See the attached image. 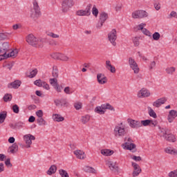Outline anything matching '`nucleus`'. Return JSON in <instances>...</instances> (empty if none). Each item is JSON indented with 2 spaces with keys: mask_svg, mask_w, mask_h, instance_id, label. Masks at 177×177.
Returning a JSON list of instances; mask_svg holds the SVG:
<instances>
[{
  "mask_svg": "<svg viewBox=\"0 0 177 177\" xmlns=\"http://www.w3.org/2000/svg\"><path fill=\"white\" fill-rule=\"evenodd\" d=\"M142 32L145 35H147V37H151V32H150L149 31V30H147V28H144L142 30Z\"/></svg>",
  "mask_w": 177,
  "mask_h": 177,
  "instance_id": "3c124183",
  "label": "nucleus"
},
{
  "mask_svg": "<svg viewBox=\"0 0 177 177\" xmlns=\"http://www.w3.org/2000/svg\"><path fill=\"white\" fill-rule=\"evenodd\" d=\"M157 124H158V122H157V120H150L149 127H151V128H153L154 127H157Z\"/></svg>",
  "mask_w": 177,
  "mask_h": 177,
  "instance_id": "5fc2aeb1",
  "label": "nucleus"
},
{
  "mask_svg": "<svg viewBox=\"0 0 177 177\" xmlns=\"http://www.w3.org/2000/svg\"><path fill=\"white\" fill-rule=\"evenodd\" d=\"M84 171H85V172H90L91 174H96V170L89 166L84 167Z\"/></svg>",
  "mask_w": 177,
  "mask_h": 177,
  "instance_id": "7c9ffc66",
  "label": "nucleus"
},
{
  "mask_svg": "<svg viewBox=\"0 0 177 177\" xmlns=\"http://www.w3.org/2000/svg\"><path fill=\"white\" fill-rule=\"evenodd\" d=\"M50 84H51V85L53 86V88L59 84L57 83V79H56V77L50 79Z\"/></svg>",
  "mask_w": 177,
  "mask_h": 177,
  "instance_id": "c03bdc74",
  "label": "nucleus"
},
{
  "mask_svg": "<svg viewBox=\"0 0 177 177\" xmlns=\"http://www.w3.org/2000/svg\"><path fill=\"white\" fill-rule=\"evenodd\" d=\"M74 0H62V12L63 13H67L74 6Z\"/></svg>",
  "mask_w": 177,
  "mask_h": 177,
  "instance_id": "f03ea898",
  "label": "nucleus"
},
{
  "mask_svg": "<svg viewBox=\"0 0 177 177\" xmlns=\"http://www.w3.org/2000/svg\"><path fill=\"white\" fill-rule=\"evenodd\" d=\"M176 117H177V111L175 110H171L169 112L167 120L169 121V122H173Z\"/></svg>",
  "mask_w": 177,
  "mask_h": 177,
  "instance_id": "dca6fc26",
  "label": "nucleus"
},
{
  "mask_svg": "<svg viewBox=\"0 0 177 177\" xmlns=\"http://www.w3.org/2000/svg\"><path fill=\"white\" fill-rule=\"evenodd\" d=\"M17 151H19V145H17V143L12 144V146L8 148V152L11 153V154H15Z\"/></svg>",
  "mask_w": 177,
  "mask_h": 177,
  "instance_id": "a211bd4d",
  "label": "nucleus"
},
{
  "mask_svg": "<svg viewBox=\"0 0 177 177\" xmlns=\"http://www.w3.org/2000/svg\"><path fill=\"white\" fill-rule=\"evenodd\" d=\"M8 33H0V41H4V39H7Z\"/></svg>",
  "mask_w": 177,
  "mask_h": 177,
  "instance_id": "864d4df0",
  "label": "nucleus"
},
{
  "mask_svg": "<svg viewBox=\"0 0 177 177\" xmlns=\"http://www.w3.org/2000/svg\"><path fill=\"white\" fill-rule=\"evenodd\" d=\"M7 117H8V112L6 111H3L1 112L0 113V124H3Z\"/></svg>",
  "mask_w": 177,
  "mask_h": 177,
  "instance_id": "cd10ccee",
  "label": "nucleus"
},
{
  "mask_svg": "<svg viewBox=\"0 0 177 177\" xmlns=\"http://www.w3.org/2000/svg\"><path fill=\"white\" fill-rule=\"evenodd\" d=\"M168 129H165L163 131L162 138H165V140L167 142H171L172 143H175L176 142V138L172 133H168Z\"/></svg>",
  "mask_w": 177,
  "mask_h": 177,
  "instance_id": "39448f33",
  "label": "nucleus"
},
{
  "mask_svg": "<svg viewBox=\"0 0 177 177\" xmlns=\"http://www.w3.org/2000/svg\"><path fill=\"white\" fill-rule=\"evenodd\" d=\"M109 19V14L102 12L100 14V21L101 22V26H103V24Z\"/></svg>",
  "mask_w": 177,
  "mask_h": 177,
  "instance_id": "aec40b11",
  "label": "nucleus"
},
{
  "mask_svg": "<svg viewBox=\"0 0 177 177\" xmlns=\"http://www.w3.org/2000/svg\"><path fill=\"white\" fill-rule=\"evenodd\" d=\"M59 174L62 177H70L68 176V173H67V171L63 169L59 170Z\"/></svg>",
  "mask_w": 177,
  "mask_h": 177,
  "instance_id": "72a5a7b5",
  "label": "nucleus"
},
{
  "mask_svg": "<svg viewBox=\"0 0 177 177\" xmlns=\"http://www.w3.org/2000/svg\"><path fill=\"white\" fill-rule=\"evenodd\" d=\"M12 109L13 113H15V114H19V113L20 112V108L18 106L17 104H14Z\"/></svg>",
  "mask_w": 177,
  "mask_h": 177,
  "instance_id": "ea45409f",
  "label": "nucleus"
},
{
  "mask_svg": "<svg viewBox=\"0 0 177 177\" xmlns=\"http://www.w3.org/2000/svg\"><path fill=\"white\" fill-rule=\"evenodd\" d=\"M54 103L57 107H67L68 106V102L66 98L55 100Z\"/></svg>",
  "mask_w": 177,
  "mask_h": 177,
  "instance_id": "9d476101",
  "label": "nucleus"
},
{
  "mask_svg": "<svg viewBox=\"0 0 177 177\" xmlns=\"http://www.w3.org/2000/svg\"><path fill=\"white\" fill-rule=\"evenodd\" d=\"M101 154L106 156H113V154H114V151L111 149H102Z\"/></svg>",
  "mask_w": 177,
  "mask_h": 177,
  "instance_id": "c85d7f7f",
  "label": "nucleus"
},
{
  "mask_svg": "<svg viewBox=\"0 0 177 177\" xmlns=\"http://www.w3.org/2000/svg\"><path fill=\"white\" fill-rule=\"evenodd\" d=\"M24 123L23 122H17L15 123L16 128H23Z\"/></svg>",
  "mask_w": 177,
  "mask_h": 177,
  "instance_id": "bf43d9fd",
  "label": "nucleus"
},
{
  "mask_svg": "<svg viewBox=\"0 0 177 177\" xmlns=\"http://www.w3.org/2000/svg\"><path fill=\"white\" fill-rule=\"evenodd\" d=\"M4 102H10L12 100V94L7 93L3 97Z\"/></svg>",
  "mask_w": 177,
  "mask_h": 177,
  "instance_id": "a19ab883",
  "label": "nucleus"
},
{
  "mask_svg": "<svg viewBox=\"0 0 177 177\" xmlns=\"http://www.w3.org/2000/svg\"><path fill=\"white\" fill-rule=\"evenodd\" d=\"M41 86H43L44 88V89H46L47 91H48V89H50L49 84H48L45 82H43V84H41Z\"/></svg>",
  "mask_w": 177,
  "mask_h": 177,
  "instance_id": "774afa93",
  "label": "nucleus"
},
{
  "mask_svg": "<svg viewBox=\"0 0 177 177\" xmlns=\"http://www.w3.org/2000/svg\"><path fill=\"white\" fill-rule=\"evenodd\" d=\"M115 132H117L118 134V136H124L127 132L125 131V128L124 127H115L114 129Z\"/></svg>",
  "mask_w": 177,
  "mask_h": 177,
  "instance_id": "6ab92c4d",
  "label": "nucleus"
},
{
  "mask_svg": "<svg viewBox=\"0 0 177 177\" xmlns=\"http://www.w3.org/2000/svg\"><path fill=\"white\" fill-rule=\"evenodd\" d=\"M125 147L127 149V150H133L132 153H136V145L133 144V143H131L129 144V142H125Z\"/></svg>",
  "mask_w": 177,
  "mask_h": 177,
  "instance_id": "4be33fe9",
  "label": "nucleus"
},
{
  "mask_svg": "<svg viewBox=\"0 0 177 177\" xmlns=\"http://www.w3.org/2000/svg\"><path fill=\"white\" fill-rule=\"evenodd\" d=\"M53 120H54V121H56L57 122H62V121H64V117L62 116V115L59 114H53Z\"/></svg>",
  "mask_w": 177,
  "mask_h": 177,
  "instance_id": "a878e982",
  "label": "nucleus"
},
{
  "mask_svg": "<svg viewBox=\"0 0 177 177\" xmlns=\"http://www.w3.org/2000/svg\"><path fill=\"white\" fill-rule=\"evenodd\" d=\"M153 6L156 10H160L161 9V4L160 3H155Z\"/></svg>",
  "mask_w": 177,
  "mask_h": 177,
  "instance_id": "680f3d73",
  "label": "nucleus"
},
{
  "mask_svg": "<svg viewBox=\"0 0 177 177\" xmlns=\"http://www.w3.org/2000/svg\"><path fill=\"white\" fill-rule=\"evenodd\" d=\"M0 48H1L3 52H5V50L6 52H8V50H9V43H3L2 45L0 46Z\"/></svg>",
  "mask_w": 177,
  "mask_h": 177,
  "instance_id": "2f4dec72",
  "label": "nucleus"
},
{
  "mask_svg": "<svg viewBox=\"0 0 177 177\" xmlns=\"http://www.w3.org/2000/svg\"><path fill=\"white\" fill-rule=\"evenodd\" d=\"M91 9H92V4H88L84 10V12H86L88 16L91 15Z\"/></svg>",
  "mask_w": 177,
  "mask_h": 177,
  "instance_id": "09e8293b",
  "label": "nucleus"
},
{
  "mask_svg": "<svg viewBox=\"0 0 177 177\" xmlns=\"http://www.w3.org/2000/svg\"><path fill=\"white\" fill-rule=\"evenodd\" d=\"M74 107L76 110H80L82 107V104L81 103H75L74 104Z\"/></svg>",
  "mask_w": 177,
  "mask_h": 177,
  "instance_id": "4d7b16f0",
  "label": "nucleus"
},
{
  "mask_svg": "<svg viewBox=\"0 0 177 177\" xmlns=\"http://www.w3.org/2000/svg\"><path fill=\"white\" fill-rule=\"evenodd\" d=\"M169 177H177V169L169 173Z\"/></svg>",
  "mask_w": 177,
  "mask_h": 177,
  "instance_id": "13d9d810",
  "label": "nucleus"
},
{
  "mask_svg": "<svg viewBox=\"0 0 177 177\" xmlns=\"http://www.w3.org/2000/svg\"><path fill=\"white\" fill-rule=\"evenodd\" d=\"M127 121H128V124H129V127H131V128L138 129V128L142 127V124L140 123V121H139V120L128 119Z\"/></svg>",
  "mask_w": 177,
  "mask_h": 177,
  "instance_id": "9b49d317",
  "label": "nucleus"
},
{
  "mask_svg": "<svg viewBox=\"0 0 177 177\" xmlns=\"http://www.w3.org/2000/svg\"><path fill=\"white\" fill-rule=\"evenodd\" d=\"M141 124V127H149V125L150 126V122H151L150 121V120H141L140 122Z\"/></svg>",
  "mask_w": 177,
  "mask_h": 177,
  "instance_id": "e433bc0d",
  "label": "nucleus"
},
{
  "mask_svg": "<svg viewBox=\"0 0 177 177\" xmlns=\"http://www.w3.org/2000/svg\"><path fill=\"white\" fill-rule=\"evenodd\" d=\"M64 92L66 93V95H71V93H73V92L70 91V86H66L64 88Z\"/></svg>",
  "mask_w": 177,
  "mask_h": 177,
  "instance_id": "052dcab7",
  "label": "nucleus"
},
{
  "mask_svg": "<svg viewBox=\"0 0 177 177\" xmlns=\"http://www.w3.org/2000/svg\"><path fill=\"white\" fill-rule=\"evenodd\" d=\"M167 102V97H163L161 98L158 99L156 101H155L153 103V106L154 107H160L161 104H165V103Z\"/></svg>",
  "mask_w": 177,
  "mask_h": 177,
  "instance_id": "4468645a",
  "label": "nucleus"
},
{
  "mask_svg": "<svg viewBox=\"0 0 177 177\" xmlns=\"http://www.w3.org/2000/svg\"><path fill=\"white\" fill-rule=\"evenodd\" d=\"M148 109L149 110V115H150V117H152L153 118H157V114L156 113L154 110H153L150 106H149Z\"/></svg>",
  "mask_w": 177,
  "mask_h": 177,
  "instance_id": "473e14b6",
  "label": "nucleus"
},
{
  "mask_svg": "<svg viewBox=\"0 0 177 177\" xmlns=\"http://www.w3.org/2000/svg\"><path fill=\"white\" fill-rule=\"evenodd\" d=\"M36 115L37 117L41 118L44 116V112L42 111V110H39L36 112Z\"/></svg>",
  "mask_w": 177,
  "mask_h": 177,
  "instance_id": "e2e57ef3",
  "label": "nucleus"
},
{
  "mask_svg": "<svg viewBox=\"0 0 177 177\" xmlns=\"http://www.w3.org/2000/svg\"><path fill=\"white\" fill-rule=\"evenodd\" d=\"M175 70H176L175 67L171 66V67L167 68L165 71H166L167 74L173 75L174 73H175Z\"/></svg>",
  "mask_w": 177,
  "mask_h": 177,
  "instance_id": "4c0bfd02",
  "label": "nucleus"
},
{
  "mask_svg": "<svg viewBox=\"0 0 177 177\" xmlns=\"http://www.w3.org/2000/svg\"><path fill=\"white\" fill-rule=\"evenodd\" d=\"M59 60H62L63 62H67V60H68V57L59 53Z\"/></svg>",
  "mask_w": 177,
  "mask_h": 177,
  "instance_id": "8fccbe9b",
  "label": "nucleus"
},
{
  "mask_svg": "<svg viewBox=\"0 0 177 177\" xmlns=\"http://www.w3.org/2000/svg\"><path fill=\"white\" fill-rule=\"evenodd\" d=\"M43 83H44V82H42V80H37L36 81L34 82L35 85H36L37 86H39V87L42 86Z\"/></svg>",
  "mask_w": 177,
  "mask_h": 177,
  "instance_id": "603ef678",
  "label": "nucleus"
},
{
  "mask_svg": "<svg viewBox=\"0 0 177 177\" xmlns=\"http://www.w3.org/2000/svg\"><path fill=\"white\" fill-rule=\"evenodd\" d=\"M53 77L54 78H57V77H59V71L56 66H53Z\"/></svg>",
  "mask_w": 177,
  "mask_h": 177,
  "instance_id": "f704fd0d",
  "label": "nucleus"
},
{
  "mask_svg": "<svg viewBox=\"0 0 177 177\" xmlns=\"http://www.w3.org/2000/svg\"><path fill=\"white\" fill-rule=\"evenodd\" d=\"M104 110H110L111 111H115V109L111 104H102L101 106H97L95 109V113L97 114H104Z\"/></svg>",
  "mask_w": 177,
  "mask_h": 177,
  "instance_id": "7ed1b4c3",
  "label": "nucleus"
},
{
  "mask_svg": "<svg viewBox=\"0 0 177 177\" xmlns=\"http://www.w3.org/2000/svg\"><path fill=\"white\" fill-rule=\"evenodd\" d=\"M132 167H133V176H138L140 172H142V169L140 166L136 162H132Z\"/></svg>",
  "mask_w": 177,
  "mask_h": 177,
  "instance_id": "ddd939ff",
  "label": "nucleus"
},
{
  "mask_svg": "<svg viewBox=\"0 0 177 177\" xmlns=\"http://www.w3.org/2000/svg\"><path fill=\"white\" fill-rule=\"evenodd\" d=\"M97 80L99 84L103 85L107 83V77L104 76V74L99 73L97 75Z\"/></svg>",
  "mask_w": 177,
  "mask_h": 177,
  "instance_id": "2eb2a0df",
  "label": "nucleus"
},
{
  "mask_svg": "<svg viewBox=\"0 0 177 177\" xmlns=\"http://www.w3.org/2000/svg\"><path fill=\"white\" fill-rule=\"evenodd\" d=\"M161 37V35H160V33L158 32H155L153 35V39L154 41H158V39H160V37Z\"/></svg>",
  "mask_w": 177,
  "mask_h": 177,
  "instance_id": "a18cd8bd",
  "label": "nucleus"
},
{
  "mask_svg": "<svg viewBox=\"0 0 177 177\" xmlns=\"http://www.w3.org/2000/svg\"><path fill=\"white\" fill-rule=\"evenodd\" d=\"M24 140L26 145L25 147L26 149H30L31 145H32V140H35V136L31 134H26L24 136Z\"/></svg>",
  "mask_w": 177,
  "mask_h": 177,
  "instance_id": "423d86ee",
  "label": "nucleus"
},
{
  "mask_svg": "<svg viewBox=\"0 0 177 177\" xmlns=\"http://www.w3.org/2000/svg\"><path fill=\"white\" fill-rule=\"evenodd\" d=\"M108 165L111 171H113V172H118V166L115 165V162L110 161L108 162Z\"/></svg>",
  "mask_w": 177,
  "mask_h": 177,
  "instance_id": "b1692460",
  "label": "nucleus"
},
{
  "mask_svg": "<svg viewBox=\"0 0 177 177\" xmlns=\"http://www.w3.org/2000/svg\"><path fill=\"white\" fill-rule=\"evenodd\" d=\"M74 154L76 156L77 158L80 160H84L85 158V152L82 150H76L74 151Z\"/></svg>",
  "mask_w": 177,
  "mask_h": 177,
  "instance_id": "412c9836",
  "label": "nucleus"
},
{
  "mask_svg": "<svg viewBox=\"0 0 177 177\" xmlns=\"http://www.w3.org/2000/svg\"><path fill=\"white\" fill-rule=\"evenodd\" d=\"M106 68H107V70H109L112 73H115V67L111 65V62L109 60L106 61Z\"/></svg>",
  "mask_w": 177,
  "mask_h": 177,
  "instance_id": "5701e85b",
  "label": "nucleus"
},
{
  "mask_svg": "<svg viewBox=\"0 0 177 177\" xmlns=\"http://www.w3.org/2000/svg\"><path fill=\"white\" fill-rule=\"evenodd\" d=\"M5 165H6V167H12V165L10 162V158L6 159V160L5 161Z\"/></svg>",
  "mask_w": 177,
  "mask_h": 177,
  "instance_id": "69168bd1",
  "label": "nucleus"
},
{
  "mask_svg": "<svg viewBox=\"0 0 177 177\" xmlns=\"http://www.w3.org/2000/svg\"><path fill=\"white\" fill-rule=\"evenodd\" d=\"M21 85V81L17 80L8 84V88L9 89H19Z\"/></svg>",
  "mask_w": 177,
  "mask_h": 177,
  "instance_id": "f8f14e48",
  "label": "nucleus"
},
{
  "mask_svg": "<svg viewBox=\"0 0 177 177\" xmlns=\"http://www.w3.org/2000/svg\"><path fill=\"white\" fill-rule=\"evenodd\" d=\"M129 64L133 71L134 74H138L139 73V66H138V63H136V61H135L133 58H129Z\"/></svg>",
  "mask_w": 177,
  "mask_h": 177,
  "instance_id": "1a4fd4ad",
  "label": "nucleus"
},
{
  "mask_svg": "<svg viewBox=\"0 0 177 177\" xmlns=\"http://www.w3.org/2000/svg\"><path fill=\"white\" fill-rule=\"evenodd\" d=\"M50 57L55 60H59L60 57V53H55L50 55Z\"/></svg>",
  "mask_w": 177,
  "mask_h": 177,
  "instance_id": "de8ad7c7",
  "label": "nucleus"
},
{
  "mask_svg": "<svg viewBox=\"0 0 177 177\" xmlns=\"http://www.w3.org/2000/svg\"><path fill=\"white\" fill-rule=\"evenodd\" d=\"M133 42L135 46H138L140 44L139 37H134L133 39Z\"/></svg>",
  "mask_w": 177,
  "mask_h": 177,
  "instance_id": "6e6d98bb",
  "label": "nucleus"
},
{
  "mask_svg": "<svg viewBox=\"0 0 177 177\" xmlns=\"http://www.w3.org/2000/svg\"><path fill=\"white\" fill-rule=\"evenodd\" d=\"M131 158L134 160V161H142V157L140 156H133Z\"/></svg>",
  "mask_w": 177,
  "mask_h": 177,
  "instance_id": "0e129e2a",
  "label": "nucleus"
},
{
  "mask_svg": "<svg viewBox=\"0 0 177 177\" xmlns=\"http://www.w3.org/2000/svg\"><path fill=\"white\" fill-rule=\"evenodd\" d=\"M26 41L28 42V44H29V45H31L35 48H37V46H38L39 48H42L44 46L42 44H40L44 43V39H38L32 34H30L27 36Z\"/></svg>",
  "mask_w": 177,
  "mask_h": 177,
  "instance_id": "f257e3e1",
  "label": "nucleus"
},
{
  "mask_svg": "<svg viewBox=\"0 0 177 177\" xmlns=\"http://www.w3.org/2000/svg\"><path fill=\"white\" fill-rule=\"evenodd\" d=\"M17 53H19V50L15 49L10 53L7 54L6 59H8V57H16V56H17Z\"/></svg>",
  "mask_w": 177,
  "mask_h": 177,
  "instance_id": "c756f323",
  "label": "nucleus"
},
{
  "mask_svg": "<svg viewBox=\"0 0 177 177\" xmlns=\"http://www.w3.org/2000/svg\"><path fill=\"white\" fill-rule=\"evenodd\" d=\"M131 16L133 19H144V17L149 16V13L143 10H138L133 12Z\"/></svg>",
  "mask_w": 177,
  "mask_h": 177,
  "instance_id": "20e7f679",
  "label": "nucleus"
},
{
  "mask_svg": "<svg viewBox=\"0 0 177 177\" xmlns=\"http://www.w3.org/2000/svg\"><path fill=\"white\" fill-rule=\"evenodd\" d=\"M165 153L167 154H171V156H177V150L176 149H172L171 147H168L165 149Z\"/></svg>",
  "mask_w": 177,
  "mask_h": 177,
  "instance_id": "393cba45",
  "label": "nucleus"
},
{
  "mask_svg": "<svg viewBox=\"0 0 177 177\" xmlns=\"http://www.w3.org/2000/svg\"><path fill=\"white\" fill-rule=\"evenodd\" d=\"M38 73V70L34 69L31 72H30V75H28L29 78H34L35 75Z\"/></svg>",
  "mask_w": 177,
  "mask_h": 177,
  "instance_id": "49530a36",
  "label": "nucleus"
},
{
  "mask_svg": "<svg viewBox=\"0 0 177 177\" xmlns=\"http://www.w3.org/2000/svg\"><path fill=\"white\" fill-rule=\"evenodd\" d=\"M56 171H57V167H56L55 165H53L47 171L46 174L47 175H53V174H56Z\"/></svg>",
  "mask_w": 177,
  "mask_h": 177,
  "instance_id": "bb28decb",
  "label": "nucleus"
},
{
  "mask_svg": "<svg viewBox=\"0 0 177 177\" xmlns=\"http://www.w3.org/2000/svg\"><path fill=\"white\" fill-rule=\"evenodd\" d=\"M92 14L95 17H97V15H99V10L96 8V6H93L92 8Z\"/></svg>",
  "mask_w": 177,
  "mask_h": 177,
  "instance_id": "37998d69",
  "label": "nucleus"
},
{
  "mask_svg": "<svg viewBox=\"0 0 177 177\" xmlns=\"http://www.w3.org/2000/svg\"><path fill=\"white\" fill-rule=\"evenodd\" d=\"M108 38L111 44H112L113 46H115L117 45V42H115L117 40V30L113 29L111 32L109 33Z\"/></svg>",
  "mask_w": 177,
  "mask_h": 177,
  "instance_id": "0eeeda50",
  "label": "nucleus"
},
{
  "mask_svg": "<svg viewBox=\"0 0 177 177\" xmlns=\"http://www.w3.org/2000/svg\"><path fill=\"white\" fill-rule=\"evenodd\" d=\"M138 97H149L150 96V91L146 88H142L138 94Z\"/></svg>",
  "mask_w": 177,
  "mask_h": 177,
  "instance_id": "f3484780",
  "label": "nucleus"
},
{
  "mask_svg": "<svg viewBox=\"0 0 177 177\" xmlns=\"http://www.w3.org/2000/svg\"><path fill=\"white\" fill-rule=\"evenodd\" d=\"M33 10H35V15L34 14H31L30 17L32 19H38V17L41 15V8H39V6L37 1H34L33 2Z\"/></svg>",
  "mask_w": 177,
  "mask_h": 177,
  "instance_id": "6e6552de",
  "label": "nucleus"
},
{
  "mask_svg": "<svg viewBox=\"0 0 177 177\" xmlns=\"http://www.w3.org/2000/svg\"><path fill=\"white\" fill-rule=\"evenodd\" d=\"M76 15L77 16H88L85 10H79L77 11Z\"/></svg>",
  "mask_w": 177,
  "mask_h": 177,
  "instance_id": "79ce46f5",
  "label": "nucleus"
},
{
  "mask_svg": "<svg viewBox=\"0 0 177 177\" xmlns=\"http://www.w3.org/2000/svg\"><path fill=\"white\" fill-rule=\"evenodd\" d=\"M145 26H146V24L142 23V24L138 25V30H140L141 31H142L145 29V28H144Z\"/></svg>",
  "mask_w": 177,
  "mask_h": 177,
  "instance_id": "338daca9",
  "label": "nucleus"
},
{
  "mask_svg": "<svg viewBox=\"0 0 177 177\" xmlns=\"http://www.w3.org/2000/svg\"><path fill=\"white\" fill-rule=\"evenodd\" d=\"M89 120H91V116H89V115H86L82 117L81 121L82 124H86V122L89 121Z\"/></svg>",
  "mask_w": 177,
  "mask_h": 177,
  "instance_id": "c9c22d12",
  "label": "nucleus"
},
{
  "mask_svg": "<svg viewBox=\"0 0 177 177\" xmlns=\"http://www.w3.org/2000/svg\"><path fill=\"white\" fill-rule=\"evenodd\" d=\"M37 124H39V125H46V121H45V120H44V118H38L37 119Z\"/></svg>",
  "mask_w": 177,
  "mask_h": 177,
  "instance_id": "58836bf2",
  "label": "nucleus"
}]
</instances>
